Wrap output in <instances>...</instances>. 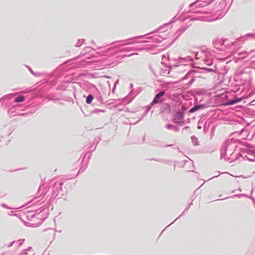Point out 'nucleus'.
<instances>
[{
  "label": "nucleus",
  "mask_w": 255,
  "mask_h": 255,
  "mask_svg": "<svg viewBox=\"0 0 255 255\" xmlns=\"http://www.w3.org/2000/svg\"><path fill=\"white\" fill-rule=\"evenodd\" d=\"M227 39H221L219 38H216L213 41V44L215 47H217L219 46H222L224 45L225 41H227Z\"/></svg>",
  "instance_id": "obj_7"
},
{
  "label": "nucleus",
  "mask_w": 255,
  "mask_h": 255,
  "mask_svg": "<svg viewBox=\"0 0 255 255\" xmlns=\"http://www.w3.org/2000/svg\"><path fill=\"white\" fill-rule=\"evenodd\" d=\"M27 68L28 69V70H29V71L30 72V73L33 74V75L34 76H39L41 75V74L39 73H35L32 69L31 68L29 67L28 66H27Z\"/></svg>",
  "instance_id": "obj_26"
},
{
  "label": "nucleus",
  "mask_w": 255,
  "mask_h": 255,
  "mask_svg": "<svg viewBox=\"0 0 255 255\" xmlns=\"http://www.w3.org/2000/svg\"><path fill=\"white\" fill-rule=\"evenodd\" d=\"M192 19L193 20H196L204 21H211L217 19H218V18L216 17L214 19H209L206 17H205L204 16H199V17H194V18H192Z\"/></svg>",
  "instance_id": "obj_8"
},
{
  "label": "nucleus",
  "mask_w": 255,
  "mask_h": 255,
  "mask_svg": "<svg viewBox=\"0 0 255 255\" xmlns=\"http://www.w3.org/2000/svg\"><path fill=\"white\" fill-rule=\"evenodd\" d=\"M234 144L231 142H226L221 149V158L227 156V160H229L234 153Z\"/></svg>",
  "instance_id": "obj_2"
},
{
  "label": "nucleus",
  "mask_w": 255,
  "mask_h": 255,
  "mask_svg": "<svg viewBox=\"0 0 255 255\" xmlns=\"http://www.w3.org/2000/svg\"><path fill=\"white\" fill-rule=\"evenodd\" d=\"M24 241V240H19L18 241H15L14 246L16 248H19L22 245Z\"/></svg>",
  "instance_id": "obj_19"
},
{
  "label": "nucleus",
  "mask_w": 255,
  "mask_h": 255,
  "mask_svg": "<svg viewBox=\"0 0 255 255\" xmlns=\"http://www.w3.org/2000/svg\"><path fill=\"white\" fill-rule=\"evenodd\" d=\"M243 100V98H236L234 100H231L225 103V105L226 106H230V105H234L237 103H239L241 101H242Z\"/></svg>",
  "instance_id": "obj_9"
},
{
  "label": "nucleus",
  "mask_w": 255,
  "mask_h": 255,
  "mask_svg": "<svg viewBox=\"0 0 255 255\" xmlns=\"http://www.w3.org/2000/svg\"><path fill=\"white\" fill-rule=\"evenodd\" d=\"M147 112H146H146H145V114H144V115H143V116H142L141 117V119H142V118L144 117V116H145V115L146 114V113H147Z\"/></svg>",
  "instance_id": "obj_51"
},
{
  "label": "nucleus",
  "mask_w": 255,
  "mask_h": 255,
  "mask_svg": "<svg viewBox=\"0 0 255 255\" xmlns=\"http://www.w3.org/2000/svg\"><path fill=\"white\" fill-rule=\"evenodd\" d=\"M227 198H228V197H227V198H225L223 199V200L226 199H227Z\"/></svg>",
  "instance_id": "obj_63"
},
{
  "label": "nucleus",
  "mask_w": 255,
  "mask_h": 255,
  "mask_svg": "<svg viewBox=\"0 0 255 255\" xmlns=\"http://www.w3.org/2000/svg\"><path fill=\"white\" fill-rule=\"evenodd\" d=\"M184 119V114L181 112H179L176 113L173 119V121L175 124H181L184 123V121H183Z\"/></svg>",
  "instance_id": "obj_5"
},
{
  "label": "nucleus",
  "mask_w": 255,
  "mask_h": 255,
  "mask_svg": "<svg viewBox=\"0 0 255 255\" xmlns=\"http://www.w3.org/2000/svg\"><path fill=\"white\" fill-rule=\"evenodd\" d=\"M14 244H15V241L10 242L7 245H6V246L7 248H10Z\"/></svg>",
  "instance_id": "obj_33"
},
{
  "label": "nucleus",
  "mask_w": 255,
  "mask_h": 255,
  "mask_svg": "<svg viewBox=\"0 0 255 255\" xmlns=\"http://www.w3.org/2000/svg\"><path fill=\"white\" fill-rule=\"evenodd\" d=\"M198 128H201V127H200V126H198Z\"/></svg>",
  "instance_id": "obj_61"
},
{
  "label": "nucleus",
  "mask_w": 255,
  "mask_h": 255,
  "mask_svg": "<svg viewBox=\"0 0 255 255\" xmlns=\"http://www.w3.org/2000/svg\"><path fill=\"white\" fill-rule=\"evenodd\" d=\"M137 53H132V54H129V55H127V56H128V57H130V56H132V55H137Z\"/></svg>",
  "instance_id": "obj_43"
},
{
  "label": "nucleus",
  "mask_w": 255,
  "mask_h": 255,
  "mask_svg": "<svg viewBox=\"0 0 255 255\" xmlns=\"http://www.w3.org/2000/svg\"><path fill=\"white\" fill-rule=\"evenodd\" d=\"M136 49L134 48L129 47V48H125L121 50L122 52H130L131 51L135 50Z\"/></svg>",
  "instance_id": "obj_27"
},
{
  "label": "nucleus",
  "mask_w": 255,
  "mask_h": 255,
  "mask_svg": "<svg viewBox=\"0 0 255 255\" xmlns=\"http://www.w3.org/2000/svg\"><path fill=\"white\" fill-rule=\"evenodd\" d=\"M249 71L248 69H246L245 70V71Z\"/></svg>",
  "instance_id": "obj_64"
},
{
  "label": "nucleus",
  "mask_w": 255,
  "mask_h": 255,
  "mask_svg": "<svg viewBox=\"0 0 255 255\" xmlns=\"http://www.w3.org/2000/svg\"><path fill=\"white\" fill-rule=\"evenodd\" d=\"M132 86H133V84L131 83V84H130V88H132Z\"/></svg>",
  "instance_id": "obj_52"
},
{
  "label": "nucleus",
  "mask_w": 255,
  "mask_h": 255,
  "mask_svg": "<svg viewBox=\"0 0 255 255\" xmlns=\"http://www.w3.org/2000/svg\"><path fill=\"white\" fill-rule=\"evenodd\" d=\"M204 107V106L203 105H196L192 107L190 110H189V113H194L200 109H201Z\"/></svg>",
  "instance_id": "obj_10"
},
{
  "label": "nucleus",
  "mask_w": 255,
  "mask_h": 255,
  "mask_svg": "<svg viewBox=\"0 0 255 255\" xmlns=\"http://www.w3.org/2000/svg\"><path fill=\"white\" fill-rule=\"evenodd\" d=\"M85 170V168H82V167L80 169L79 172L80 171H84Z\"/></svg>",
  "instance_id": "obj_46"
},
{
  "label": "nucleus",
  "mask_w": 255,
  "mask_h": 255,
  "mask_svg": "<svg viewBox=\"0 0 255 255\" xmlns=\"http://www.w3.org/2000/svg\"><path fill=\"white\" fill-rule=\"evenodd\" d=\"M234 44H235V43H234V42H232V43H231V45H232V46H233V45H234Z\"/></svg>",
  "instance_id": "obj_57"
},
{
  "label": "nucleus",
  "mask_w": 255,
  "mask_h": 255,
  "mask_svg": "<svg viewBox=\"0 0 255 255\" xmlns=\"http://www.w3.org/2000/svg\"><path fill=\"white\" fill-rule=\"evenodd\" d=\"M147 112H146H146H145V114H144V115H143V116H142L141 117V119H142V118L144 117V116H145V115L146 114V113H147Z\"/></svg>",
  "instance_id": "obj_49"
},
{
  "label": "nucleus",
  "mask_w": 255,
  "mask_h": 255,
  "mask_svg": "<svg viewBox=\"0 0 255 255\" xmlns=\"http://www.w3.org/2000/svg\"><path fill=\"white\" fill-rule=\"evenodd\" d=\"M199 0H197L195 1V2H194L192 3H191V4L189 5V7H190V8H192V7L194 5H195L196 4H197V3L199 2Z\"/></svg>",
  "instance_id": "obj_34"
},
{
  "label": "nucleus",
  "mask_w": 255,
  "mask_h": 255,
  "mask_svg": "<svg viewBox=\"0 0 255 255\" xmlns=\"http://www.w3.org/2000/svg\"><path fill=\"white\" fill-rule=\"evenodd\" d=\"M176 60L178 63H180L185 65H187V64L189 63L190 62L193 61V59L191 55H188L184 57L180 56L178 57Z\"/></svg>",
  "instance_id": "obj_4"
},
{
  "label": "nucleus",
  "mask_w": 255,
  "mask_h": 255,
  "mask_svg": "<svg viewBox=\"0 0 255 255\" xmlns=\"http://www.w3.org/2000/svg\"><path fill=\"white\" fill-rule=\"evenodd\" d=\"M248 154L249 155H251L253 156V158H251L250 157L248 156H246V158L247 159L249 160V161H255V153L253 152V151H250L249 153H248Z\"/></svg>",
  "instance_id": "obj_14"
},
{
  "label": "nucleus",
  "mask_w": 255,
  "mask_h": 255,
  "mask_svg": "<svg viewBox=\"0 0 255 255\" xmlns=\"http://www.w3.org/2000/svg\"><path fill=\"white\" fill-rule=\"evenodd\" d=\"M113 49V48H112V47H110V48H108V49L106 50V51L105 52H104L103 54H104V55H107V53L109 51H110V50H112Z\"/></svg>",
  "instance_id": "obj_36"
},
{
  "label": "nucleus",
  "mask_w": 255,
  "mask_h": 255,
  "mask_svg": "<svg viewBox=\"0 0 255 255\" xmlns=\"http://www.w3.org/2000/svg\"><path fill=\"white\" fill-rule=\"evenodd\" d=\"M24 99H25L24 96H19L17 97H16V98H15V99L14 100V102L15 103L22 102L24 101Z\"/></svg>",
  "instance_id": "obj_17"
},
{
  "label": "nucleus",
  "mask_w": 255,
  "mask_h": 255,
  "mask_svg": "<svg viewBox=\"0 0 255 255\" xmlns=\"http://www.w3.org/2000/svg\"><path fill=\"white\" fill-rule=\"evenodd\" d=\"M116 87V84H114L113 88V92H114V90H115Z\"/></svg>",
  "instance_id": "obj_45"
},
{
  "label": "nucleus",
  "mask_w": 255,
  "mask_h": 255,
  "mask_svg": "<svg viewBox=\"0 0 255 255\" xmlns=\"http://www.w3.org/2000/svg\"><path fill=\"white\" fill-rule=\"evenodd\" d=\"M44 188H45L44 185L41 186L39 188V189H38L39 193H40L41 191H42V192L41 195L38 198H39L41 195H42L43 197H44L45 196V195L46 194V191H44Z\"/></svg>",
  "instance_id": "obj_21"
},
{
  "label": "nucleus",
  "mask_w": 255,
  "mask_h": 255,
  "mask_svg": "<svg viewBox=\"0 0 255 255\" xmlns=\"http://www.w3.org/2000/svg\"><path fill=\"white\" fill-rule=\"evenodd\" d=\"M190 74L188 72L184 77L182 78V80H184L185 79H187L188 78V76H189Z\"/></svg>",
  "instance_id": "obj_38"
},
{
  "label": "nucleus",
  "mask_w": 255,
  "mask_h": 255,
  "mask_svg": "<svg viewBox=\"0 0 255 255\" xmlns=\"http://www.w3.org/2000/svg\"><path fill=\"white\" fill-rule=\"evenodd\" d=\"M143 49L150 52L152 54H156L160 52V49L157 48V47L155 45H152L147 47H145Z\"/></svg>",
  "instance_id": "obj_6"
},
{
  "label": "nucleus",
  "mask_w": 255,
  "mask_h": 255,
  "mask_svg": "<svg viewBox=\"0 0 255 255\" xmlns=\"http://www.w3.org/2000/svg\"><path fill=\"white\" fill-rule=\"evenodd\" d=\"M91 48L90 47H86L84 48V51L85 52H90V50H91Z\"/></svg>",
  "instance_id": "obj_37"
},
{
  "label": "nucleus",
  "mask_w": 255,
  "mask_h": 255,
  "mask_svg": "<svg viewBox=\"0 0 255 255\" xmlns=\"http://www.w3.org/2000/svg\"><path fill=\"white\" fill-rule=\"evenodd\" d=\"M63 184V181L61 179H54L50 181L48 185V191L51 192L52 197L55 198L64 194L62 188Z\"/></svg>",
  "instance_id": "obj_1"
},
{
  "label": "nucleus",
  "mask_w": 255,
  "mask_h": 255,
  "mask_svg": "<svg viewBox=\"0 0 255 255\" xmlns=\"http://www.w3.org/2000/svg\"><path fill=\"white\" fill-rule=\"evenodd\" d=\"M249 198H250V199H251L252 200V198H253L252 196H250V197H248Z\"/></svg>",
  "instance_id": "obj_58"
},
{
  "label": "nucleus",
  "mask_w": 255,
  "mask_h": 255,
  "mask_svg": "<svg viewBox=\"0 0 255 255\" xmlns=\"http://www.w3.org/2000/svg\"><path fill=\"white\" fill-rule=\"evenodd\" d=\"M189 127H185L183 129H186L188 128Z\"/></svg>",
  "instance_id": "obj_53"
},
{
  "label": "nucleus",
  "mask_w": 255,
  "mask_h": 255,
  "mask_svg": "<svg viewBox=\"0 0 255 255\" xmlns=\"http://www.w3.org/2000/svg\"><path fill=\"white\" fill-rule=\"evenodd\" d=\"M185 29L184 28H181L179 29L176 33V34H177L176 38L179 37L180 35L185 31Z\"/></svg>",
  "instance_id": "obj_28"
},
{
  "label": "nucleus",
  "mask_w": 255,
  "mask_h": 255,
  "mask_svg": "<svg viewBox=\"0 0 255 255\" xmlns=\"http://www.w3.org/2000/svg\"><path fill=\"white\" fill-rule=\"evenodd\" d=\"M143 37V36H140L137 37V38H140V37Z\"/></svg>",
  "instance_id": "obj_60"
},
{
  "label": "nucleus",
  "mask_w": 255,
  "mask_h": 255,
  "mask_svg": "<svg viewBox=\"0 0 255 255\" xmlns=\"http://www.w3.org/2000/svg\"><path fill=\"white\" fill-rule=\"evenodd\" d=\"M44 200H43V201H41V200H37V201H36V202H35V203H36V204H37V205H40V204H41L42 203H43V202H44Z\"/></svg>",
  "instance_id": "obj_39"
},
{
  "label": "nucleus",
  "mask_w": 255,
  "mask_h": 255,
  "mask_svg": "<svg viewBox=\"0 0 255 255\" xmlns=\"http://www.w3.org/2000/svg\"><path fill=\"white\" fill-rule=\"evenodd\" d=\"M1 206L4 208L7 209H12L13 208L8 207L6 205L4 204H2Z\"/></svg>",
  "instance_id": "obj_35"
},
{
  "label": "nucleus",
  "mask_w": 255,
  "mask_h": 255,
  "mask_svg": "<svg viewBox=\"0 0 255 255\" xmlns=\"http://www.w3.org/2000/svg\"><path fill=\"white\" fill-rule=\"evenodd\" d=\"M147 112H146H146H145V114H144V115H143V116H142L141 117V119H142V118L144 117V116H145V115L146 114V113H147Z\"/></svg>",
  "instance_id": "obj_48"
},
{
  "label": "nucleus",
  "mask_w": 255,
  "mask_h": 255,
  "mask_svg": "<svg viewBox=\"0 0 255 255\" xmlns=\"http://www.w3.org/2000/svg\"><path fill=\"white\" fill-rule=\"evenodd\" d=\"M12 113H13V112H11V110L8 111L9 114H10L11 116H14L15 115V114L12 115Z\"/></svg>",
  "instance_id": "obj_41"
},
{
  "label": "nucleus",
  "mask_w": 255,
  "mask_h": 255,
  "mask_svg": "<svg viewBox=\"0 0 255 255\" xmlns=\"http://www.w3.org/2000/svg\"><path fill=\"white\" fill-rule=\"evenodd\" d=\"M232 197H248V196L247 195H246V194H242L235 195H233Z\"/></svg>",
  "instance_id": "obj_32"
},
{
  "label": "nucleus",
  "mask_w": 255,
  "mask_h": 255,
  "mask_svg": "<svg viewBox=\"0 0 255 255\" xmlns=\"http://www.w3.org/2000/svg\"><path fill=\"white\" fill-rule=\"evenodd\" d=\"M199 6H200V7H202V4H200L199 5Z\"/></svg>",
  "instance_id": "obj_59"
},
{
  "label": "nucleus",
  "mask_w": 255,
  "mask_h": 255,
  "mask_svg": "<svg viewBox=\"0 0 255 255\" xmlns=\"http://www.w3.org/2000/svg\"><path fill=\"white\" fill-rule=\"evenodd\" d=\"M195 53V58L196 59H199L198 57V52H196V53Z\"/></svg>",
  "instance_id": "obj_44"
},
{
  "label": "nucleus",
  "mask_w": 255,
  "mask_h": 255,
  "mask_svg": "<svg viewBox=\"0 0 255 255\" xmlns=\"http://www.w3.org/2000/svg\"><path fill=\"white\" fill-rule=\"evenodd\" d=\"M147 112H146H146H145V114H144V115H143V116H142L141 117V119H142V118L144 117V116H145V115L146 114V113H147Z\"/></svg>",
  "instance_id": "obj_50"
},
{
  "label": "nucleus",
  "mask_w": 255,
  "mask_h": 255,
  "mask_svg": "<svg viewBox=\"0 0 255 255\" xmlns=\"http://www.w3.org/2000/svg\"><path fill=\"white\" fill-rule=\"evenodd\" d=\"M229 0H223V1L222 2H221L220 3L221 4H222V6H225L227 3L229 2Z\"/></svg>",
  "instance_id": "obj_31"
},
{
  "label": "nucleus",
  "mask_w": 255,
  "mask_h": 255,
  "mask_svg": "<svg viewBox=\"0 0 255 255\" xmlns=\"http://www.w3.org/2000/svg\"><path fill=\"white\" fill-rule=\"evenodd\" d=\"M16 95H17V93H10L9 94H7L6 95H5L2 97L3 100H6V99H11L13 97H14Z\"/></svg>",
  "instance_id": "obj_13"
},
{
  "label": "nucleus",
  "mask_w": 255,
  "mask_h": 255,
  "mask_svg": "<svg viewBox=\"0 0 255 255\" xmlns=\"http://www.w3.org/2000/svg\"><path fill=\"white\" fill-rule=\"evenodd\" d=\"M195 13H198L200 12L199 11H195Z\"/></svg>",
  "instance_id": "obj_62"
},
{
  "label": "nucleus",
  "mask_w": 255,
  "mask_h": 255,
  "mask_svg": "<svg viewBox=\"0 0 255 255\" xmlns=\"http://www.w3.org/2000/svg\"><path fill=\"white\" fill-rule=\"evenodd\" d=\"M166 128L168 129H173L175 128V126L171 124H168L166 126Z\"/></svg>",
  "instance_id": "obj_30"
},
{
  "label": "nucleus",
  "mask_w": 255,
  "mask_h": 255,
  "mask_svg": "<svg viewBox=\"0 0 255 255\" xmlns=\"http://www.w3.org/2000/svg\"><path fill=\"white\" fill-rule=\"evenodd\" d=\"M98 111H100V112H104L105 111L104 110H98Z\"/></svg>",
  "instance_id": "obj_56"
},
{
  "label": "nucleus",
  "mask_w": 255,
  "mask_h": 255,
  "mask_svg": "<svg viewBox=\"0 0 255 255\" xmlns=\"http://www.w3.org/2000/svg\"><path fill=\"white\" fill-rule=\"evenodd\" d=\"M93 99H94V96L91 94H89L87 97L86 103L88 104H90L91 103V102Z\"/></svg>",
  "instance_id": "obj_20"
},
{
  "label": "nucleus",
  "mask_w": 255,
  "mask_h": 255,
  "mask_svg": "<svg viewBox=\"0 0 255 255\" xmlns=\"http://www.w3.org/2000/svg\"><path fill=\"white\" fill-rule=\"evenodd\" d=\"M165 94L164 91H161L157 94L154 97L152 103L148 106L146 110V112L150 110L151 107L155 104L161 103L163 101V96Z\"/></svg>",
  "instance_id": "obj_3"
},
{
  "label": "nucleus",
  "mask_w": 255,
  "mask_h": 255,
  "mask_svg": "<svg viewBox=\"0 0 255 255\" xmlns=\"http://www.w3.org/2000/svg\"><path fill=\"white\" fill-rule=\"evenodd\" d=\"M118 83H119V80H117V81L115 82V84H116V85H117V84H118Z\"/></svg>",
  "instance_id": "obj_47"
},
{
  "label": "nucleus",
  "mask_w": 255,
  "mask_h": 255,
  "mask_svg": "<svg viewBox=\"0 0 255 255\" xmlns=\"http://www.w3.org/2000/svg\"><path fill=\"white\" fill-rule=\"evenodd\" d=\"M141 120V119H139L137 122L136 123H137L138 122H139L140 120Z\"/></svg>",
  "instance_id": "obj_54"
},
{
  "label": "nucleus",
  "mask_w": 255,
  "mask_h": 255,
  "mask_svg": "<svg viewBox=\"0 0 255 255\" xmlns=\"http://www.w3.org/2000/svg\"><path fill=\"white\" fill-rule=\"evenodd\" d=\"M246 37H251V38H255V35L254 34H252V33L247 34L245 35V36L241 37L240 38L241 39L240 41H241V40L242 41L245 40V38Z\"/></svg>",
  "instance_id": "obj_16"
},
{
  "label": "nucleus",
  "mask_w": 255,
  "mask_h": 255,
  "mask_svg": "<svg viewBox=\"0 0 255 255\" xmlns=\"http://www.w3.org/2000/svg\"><path fill=\"white\" fill-rule=\"evenodd\" d=\"M173 130H175L176 131H178L179 130V128H177V127H175V128H173Z\"/></svg>",
  "instance_id": "obj_42"
},
{
  "label": "nucleus",
  "mask_w": 255,
  "mask_h": 255,
  "mask_svg": "<svg viewBox=\"0 0 255 255\" xmlns=\"http://www.w3.org/2000/svg\"><path fill=\"white\" fill-rule=\"evenodd\" d=\"M191 140H192V143L194 145H197L198 144V138L196 136H192L191 137Z\"/></svg>",
  "instance_id": "obj_22"
},
{
  "label": "nucleus",
  "mask_w": 255,
  "mask_h": 255,
  "mask_svg": "<svg viewBox=\"0 0 255 255\" xmlns=\"http://www.w3.org/2000/svg\"><path fill=\"white\" fill-rule=\"evenodd\" d=\"M3 100V99L2 98H1L0 99V103L1 102V101Z\"/></svg>",
  "instance_id": "obj_55"
},
{
  "label": "nucleus",
  "mask_w": 255,
  "mask_h": 255,
  "mask_svg": "<svg viewBox=\"0 0 255 255\" xmlns=\"http://www.w3.org/2000/svg\"><path fill=\"white\" fill-rule=\"evenodd\" d=\"M205 63L207 65H211L212 64V59L210 58L208 56H206L205 58L204 59Z\"/></svg>",
  "instance_id": "obj_15"
},
{
  "label": "nucleus",
  "mask_w": 255,
  "mask_h": 255,
  "mask_svg": "<svg viewBox=\"0 0 255 255\" xmlns=\"http://www.w3.org/2000/svg\"><path fill=\"white\" fill-rule=\"evenodd\" d=\"M162 109L166 111V112L169 113L170 111V105L167 103H164L162 105Z\"/></svg>",
  "instance_id": "obj_12"
},
{
  "label": "nucleus",
  "mask_w": 255,
  "mask_h": 255,
  "mask_svg": "<svg viewBox=\"0 0 255 255\" xmlns=\"http://www.w3.org/2000/svg\"><path fill=\"white\" fill-rule=\"evenodd\" d=\"M176 20V18H175V17H174L173 18H172V19L171 20L170 22L168 23H166V24H164V25L162 26H160L159 28V30H161V29L162 28V27L164 26H167L169 24L175 22Z\"/></svg>",
  "instance_id": "obj_25"
},
{
  "label": "nucleus",
  "mask_w": 255,
  "mask_h": 255,
  "mask_svg": "<svg viewBox=\"0 0 255 255\" xmlns=\"http://www.w3.org/2000/svg\"><path fill=\"white\" fill-rule=\"evenodd\" d=\"M155 42H161L162 41L158 38H155L153 40Z\"/></svg>",
  "instance_id": "obj_40"
},
{
  "label": "nucleus",
  "mask_w": 255,
  "mask_h": 255,
  "mask_svg": "<svg viewBox=\"0 0 255 255\" xmlns=\"http://www.w3.org/2000/svg\"><path fill=\"white\" fill-rule=\"evenodd\" d=\"M244 133H245V135H243L244 137L243 138L244 139H246V138L247 137V136H246V135L248 134V131L246 129H243L241 131V134H243Z\"/></svg>",
  "instance_id": "obj_29"
},
{
  "label": "nucleus",
  "mask_w": 255,
  "mask_h": 255,
  "mask_svg": "<svg viewBox=\"0 0 255 255\" xmlns=\"http://www.w3.org/2000/svg\"><path fill=\"white\" fill-rule=\"evenodd\" d=\"M202 69L206 70L207 72H213L214 73H217V71H216V68L214 67V69L213 68H206L204 67L202 68Z\"/></svg>",
  "instance_id": "obj_24"
},
{
  "label": "nucleus",
  "mask_w": 255,
  "mask_h": 255,
  "mask_svg": "<svg viewBox=\"0 0 255 255\" xmlns=\"http://www.w3.org/2000/svg\"><path fill=\"white\" fill-rule=\"evenodd\" d=\"M145 42H146V41H141L140 42H137V41L129 42L122 43L121 45H120L119 46H125V45H128L134 44L136 43H145Z\"/></svg>",
  "instance_id": "obj_18"
},
{
  "label": "nucleus",
  "mask_w": 255,
  "mask_h": 255,
  "mask_svg": "<svg viewBox=\"0 0 255 255\" xmlns=\"http://www.w3.org/2000/svg\"><path fill=\"white\" fill-rule=\"evenodd\" d=\"M169 73L170 70L168 68H166L165 69L162 68L160 69V73L162 76H166L167 75H168Z\"/></svg>",
  "instance_id": "obj_11"
},
{
  "label": "nucleus",
  "mask_w": 255,
  "mask_h": 255,
  "mask_svg": "<svg viewBox=\"0 0 255 255\" xmlns=\"http://www.w3.org/2000/svg\"><path fill=\"white\" fill-rule=\"evenodd\" d=\"M85 41V39H79L78 40V41L77 42V43H76L75 46H76V47H80L82 45L83 43H84V42Z\"/></svg>",
  "instance_id": "obj_23"
}]
</instances>
